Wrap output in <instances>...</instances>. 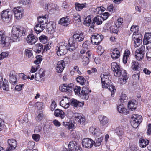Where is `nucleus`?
<instances>
[{"mask_svg": "<svg viewBox=\"0 0 151 151\" xmlns=\"http://www.w3.org/2000/svg\"><path fill=\"white\" fill-rule=\"evenodd\" d=\"M117 109L118 111L120 113H123L126 114L127 113V110L124 107L123 105H120L117 106Z\"/></svg>", "mask_w": 151, "mask_h": 151, "instance_id": "obj_39", "label": "nucleus"}, {"mask_svg": "<svg viewBox=\"0 0 151 151\" xmlns=\"http://www.w3.org/2000/svg\"><path fill=\"white\" fill-rule=\"evenodd\" d=\"M8 146L7 151H11L14 150L17 145V141L14 139H9L7 141Z\"/></svg>", "mask_w": 151, "mask_h": 151, "instance_id": "obj_11", "label": "nucleus"}, {"mask_svg": "<svg viewBox=\"0 0 151 151\" xmlns=\"http://www.w3.org/2000/svg\"><path fill=\"white\" fill-rule=\"evenodd\" d=\"M91 17L90 16H88L85 18L84 22V24L87 26H89L92 25V20L91 19Z\"/></svg>", "mask_w": 151, "mask_h": 151, "instance_id": "obj_38", "label": "nucleus"}, {"mask_svg": "<svg viewBox=\"0 0 151 151\" xmlns=\"http://www.w3.org/2000/svg\"><path fill=\"white\" fill-rule=\"evenodd\" d=\"M43 113L42 111H40V112L38 114L36 118V120L38 121H40L43 119Z\"/></svg>", "mask_w": 151, "mask_h": 151, "instance_id": "obj_61", "label": "nucleus"}, {"mask_svg": "<svg viewBox=\"0 0 151 151\" xmlns=\"http://www.w3.org/2000/svg\"><path fill=\"white\" fill-rule=\"evenodd\" d=\"M64 125L68 129H72L74 127V125L71 122H64Z\"/></svg>", "mask_w": 151, "mask_h": 151, "instance_id": "obj_48", "label": "nucleus"}, {"mask_svg": "<svg viewBox=\"0 0 151 151\" xmlns=\"http://www.w3.org/2000/svg\"><path fill=\"white\" fill-rule=\"evenodd\" d=\"M86 4V3L81 4L79 3H75L76 9V10L80 11L84 8Z\"/></svg>", "mask_w": 151, "mask_h": 151, "instance_id": "obj_44", "label": "nucleus"}, {"mask_svg": "<svg viewBox=\"0 0 151 151\" xmlns=\"http://www.w3.org/2000/svg\"><path fill=\"white\" fill-rule=\"evenodd\" d=\"M12 15V13L11 11H3L1 14L2 19L4 22L8 23L10 20Z\"/></svg>", "mask_w": 151, "mask_h": 151, "instance_id": "obj_9", "label": "nucleus"}, {"mask_svg": "<svg viewBox=\"0 0 151 151\" xmlns=\"http://www.w3.org/2000/svg\"><path fill=\"white\" fill-rule=\"evenodd\" d=\"M120 55V52L116 48H115L113 50L111 55L112 58L114 59H118Z\"/></svg>", "mask_w": 151, "mask_h": 151, "instance_id": "obj_34", "label": "nucleus"}, {"mask_svg": "<svg viewBox=\"0 0 151 151\" xmlns=\"http://www.w3.org/2000/svg\"><path fill=\"white\" fill-rule=\"evenodd\" d=\"M25 54L28 58H32L33 56L32 50L30 48L26 49L25 50Z\"/></svg>", "mask_w": 151, "mask_h": 151, "instance_id": "obj_45", "label": "nucleus"}, {"mask_svg": "<svg viewBox=\"0 0 151 151\" xmlns=\"http://www.w3.org/2000/svg\"><path fill=\"white\" fill-rule=\"evenodd\" d=\"M68 147L71 151H81V148L75 141L70 142L69 144Z\"/></svg>", "mask_w": 151, "mask_h": 151, "instance_id": "obj_18", "label": "nucleus"}, {"mask_svg": "<svg viewBox=\"0 0 151 151\" xmlns=\"http://www.w3.org/2000/svg\"><path fill=\"white\" fill-rule=\"evenodd\" d=\"M127 97L126 96V95L124 94V95H122L121 96V98L120 99V100L121 103H123L124 102H126L127 101Z\"/></svg>", "mask_w": 151, "mask_h": 151, "instance_id": "obj_60", "label": "nucleus"}, {"mask_svg": "<svg viewBox=\"0 0 151 151\" xmlns=\"http://www.w3.org/2000/svg\"><path fill=\"white\" fill-rule=\"evenodd\" d=\"M145 47L144 46H141L139 49L136 50L135 56L137 60L140 61L143 59L144 55L145 53Z\"/></svg>", "mask_w": 151, "mask_h": 151, "instance_id": "obj_7", "label": "nucleus"}, {"mask_svg": "<svg viewBox=\"0 0 151 151\" xmlns=\"http://www.w3.org/2000/svg\"><path fill=\"white\" fill-rule=\"evenodd\" d=\"M45 71L42 69H40L38 72L35 74V79L36 81H44Z\"/></svg>", "mask_w": 151, "mask_h": 151, "instance_id": "obj_15", "label": "nucleus"}, {"mask_svg": "<svg viewBox=\"0 0 151 151\" xmlns=\"http://www.w3.org/2000/svg\"><path fill=\"white\" fill-rule=\"evenodd\" d=\"M36 59L34 61V63L36 64L40 63L42 60V56L40 55L36 56Z\"/></svg>", "mask_w": 151, "mask_h": 151, "instance_id": "obj_56", "label": "nucleus"}, {"mask_svg": "<svg viewBox=\"0 0 151 151\" xmlns=\"http://www.w3.org/2000/svg\"><path fill=\"white\" fill-rule=\"evenodd\" d=\"M142 121V116L137 114L132 115L131 118V123L134 128H137Z\"/></svg>", "mask_w": 151, "mask_h": 151, "instance_id": "obj_5", "label": "nucleus"}, {"mask_svg": "<svg viewBox=\"0 0 151 151\" xmlns=\"http://www.w3.org/2000/svg\"><path fill=\"white\" fill-rule=\"evenodd\" d=\"M2 85H1V86L3 89L6 91H8L9 90V87L7 81L5 79H4L3 81L2 80Z\"/></svg>", "mask_w": 151, "mask_h": 151, "instance_id": "obj_43", "label": "nucleus"}, {"mask_svg": "<svg viewBox=\"0 0 151 151\" xmlns=\"http://www.w3.org/2000/svg\"><path fill=\"white\" fill-rule=\"evenodd\" d=\"M111 66L112 69L114 71V74L115 76L119 77L122 75L121 72L123 70H121L119 65L116 62H113L111 63Z\"/></svg>", "mask_w": 151, "mask_h": 151, "instance_id": "obj_8", "label": "nucleus"}, {"mask_svg": "<svg viewBox=\"0 0 151 151\" xmlns=\"http://www.w3.org/2000/svg\"><path fill=\"white\" fill-rule=\"evenodd\" d=\"M35 145V143L34 142H30L28 143L27 147L29 150H31L33 149Z\"/></svg>", "mask_w": 151, "mask_h": 151, "instance_id": "obj_58", "label": "nucleus"}, {"mask_svg": "<svg viewBox=\"0 0 151 151\" xmlns=\"http://www.w3.org/2000/svg\"><path fill=\"white\" fill-rule=\"evenodd\" d=\"M45 29V27L42 25L39 24L36 25L34 28V30L37 34L40 33Z\"/></svg>", "mask_w": 151, "mask_h": 151, "instance_id": "obj_28", "label": "nucleus"}, {"mask_svg": "<svg viewBox=\"0 0 151 151\" xmlns=\"http://www.w3.org/2000/svg\"><path fill=\"white\" fill-rule=\"evenodd\" d=\"M81 88L79 86H76L73 88V90H74L76 94L79 93L80 97L82 99L86 100L89 98V93L91 92V90H89L86 87H83L82 88L81 92L80 93Z\"/></svg>", "mask_w": 151, "mask_h": 151, "instance_id": "obj_3", "label": "nucleus"}, {"mask_svg": "<svg viewBox=\"0 0 151 151\" xmlns=\"http://www.w3.org/2000/svg\"><path fill=\"white\" fill-rule=\"evenodd\" d=\"M105 87L104 88H108L111 92V96L113 97L114 96V94L115 92L116 89L115 88V87L113 85L111 84V83L108 84V85H106L105 86Z\"/></svg>", "mask_w": 151, "mask_h": 151, "instance_id": "obj_33", "label": "nucleus"}, {"mask_svg": "<svg viewBox=\"0 0 151 151\" xmlns=\"http://www.w3.org/2000/svg\"><path fill=\"white\" fill-rule=\"evenodd\" d=\"M54 115L56 116L60 117L62 119L65 116L64 112L62 110L60 109H57L55 110Z\"/></svg>", "mask_w": 151, "mask_h": 151, "instance_id": "obj_35", "label": "nucleus"}, {"mask_svg": "<svg viewBox=\"0 0 151 151\" xmlns=\"http://www.w3.org/2000/svg\"><path fill=\"white\" fill-rule=\"evenodd\" d=\"M68 98L67 97H63L60 103V105L65 109L68 108L70 105Z\"/></svg>", "mask_w": 151, "mask_h": 151, "instance_id": "obj_23", "label": "nucleus"}, {"mask_svg": "<svg viewBox=\"0 0 151 151\" xmlns=\"http://www.w3.org/2000/svg\"><path fill=\"white\" fill-rule=\"evenodd\" d=\"M137 147L135 145H133L127 149V151H137Z\"/></svg>", "mask_w": 151, "mask_h": 151, "instance_id": "obj_63", "label": "nucleus"}, {"mask_svg": "<svg viewBox=\"0 0 151 151\" xmlns=\"http://www.w3.org/2000/svg\"><path fill=\"white\" fill-rule=\"evenodd\" d=\"M89 58L86 56H84L83 60V64L85 65H87L89 62Z\"/></svg>", "mask_w": 151, "mask_h": 151, "instance_id": "obj_57", "label": "nucleus"}, {"mask_svg": "<svg viewBox=\"0 0 151 151\" xmlns=\"http://www.w3.org/2000/svg\"><path fill=\"white\" fill-rule=\"evenodd\" d=\"M59 24L64 26H68L70 23V20L67 17H63L59 20Z\"/></svg>", "mask_w": 151, "mask_h": 151, "instance_id": "obj_25", "label": "nucleus"}, {"mask_svg": "<svg viewBox=\"0 0 151 151\" xmlns=\"http://www.w3.org/2000/svg\"><path fill=\"white\" fill-rule=\"evenodd\" d=\"M103 18L100 16H97L94 18L91 24L90 27V30L93 29L94 27V24L96 23L97 25H100L102 23Z\"/></svg>", "mask_w": 151, "mask_h": 151, "instance_id": "obj_21", "label": "nucleus"}, {"mask_svg": "<svg viewBox=\"0 0 151 151\" xmlns=\"http://www.w3.org/2000/svg\"><path fill=\"white\" fill-rule=\"evenodd\" d=\"M68 45L66 43H64L63 45L61 44L59 46L56 47V53L58 56L64 55L66 54L69 50Z\"/></svg>", "mask_w": 151, "mask_h": 151, "instance_id": "obj_4", "label": "nucleus"}, {"mask_svg": "<svg viewBox=\"0 0 151 151\" xmlns=\"http://www.w3.org/2000/svg\"><path fill=\"white\" fill-rule=\"evenodd\" d=\"M115 132L118 136H121L123 133V128L120 127H117L115 129Z\"/></svg>", "mask_w": 151, "mask_h": 151, "instance_id": "obj_51", "label": "nucleus"}, {"mask_svg": "<svg viewBox=\"0 0 151 151\" xmlns=\"http://www.w3.org/2000/svg\"><path fill=\"white\" fill-rule=\"evenodd\" d=\"M83 48L86 50H89L90 48V42L88 41H86L84 42L82 44Z\"/></svg>", "mask_w": 151, "mask_h": 151, "instance_id": "obj_47", "label": "nucleus"}, {"mask_svg": "<svg viewBox=\"0 0 151 151\" xmlns=\"http://www.w3.org/2000/svg\"><path fill=\"white\" fill-rule=\"evenodd\" d=\"M36 48L35 50V52L37 53H40L41 51H43V45L41 43H38L36 45Z\"/></svg>", "mask_w": 151, "mask_h": 151, "instance_id": "obj_41", "label": "nucleus"}, {"mask_svg": "<svg viewBox=\"0 0 151 151\" xmlns=\"http://www.w3.org/2000/svg\"><path fill=\"white\" fill-rule=\"evenodd\" d=\"M138 62L134 60L132 61V68L134 70H137L139 68Z\"/></svg>", "mask_w": 151, "mask_h": 151, "instance_id": "obj_42", "label": "nucleus"}, {"mask_svg": "<svg viewBox=\"0 0 151 151\" xmlns=\"http://www.w3.org/2000/svg\"><path fill=\"white\" fill-rule=\"evenodd\" d=\"M32 138L34 140L38 142L40 140V136L37 134H34L32 135Z\"/></svg>", "mask_w": 151, "mask_h": 151, "instance_id": "obj_59", "label": "nucleus"}, {"mask_svg": "<svg viewBox=\"0 0 151 151\" xmlns=\"http://www.w3.org/2000/svg\"><path fill=\"white\" fill-rule=\"evenodd\" d=\"M89 131L92 134L95 135L97 136H99L101 134V132L100 130L96 127L92 126L89 128Z\"/></svg>", "mask_w": 151, "mask_h": 151, "instance_id": "obj_26", "label": "nucleus"}, {"mask_svg": "<svg viewBox=\"0 0 151 151\" xmlns=\"http://www.w3.org/2000/svg\"><path fill=\"white\" fill-rule=\"evenodd\" d=\"M64 61L61 60L58 62L57 64L56 69V71L59 73H61L65 67Z\"/></svg>", "mask_w": 151, "mask_h": 151, "instance_id": "obj_22", "label": "nucleus"}, {"mask_svg": "<svg viewBox=\"0 0 151 151\" xmlns=\"http://www.w3.org/2000/svg\"><path fill=\"white\" fill-rule=\"evenodd\" d=\"M103 38L101 35L97 34L92 35L91 38V42L93 45H98Z\"/></svg>", "mask_w": 151, "mask_h": 151, "instance_id": "obj_14", "label": "nucleus"}, {"mask_svg": "<svg viewBox=\"0 0 151 151\" xmlns=\"http://www.w3.org/2000/svg\"><path fill=\"white\" fill-rule=\"evenodd\" d=\"M48 17V16L46 15L43 17H39L37 18L38 22L42 25L45 24L47 22Z\"/></svg>", "mask_w": 151, "mask_h": 151, "instance_id": "obj_27", "label": "nucleus"}, {"mask_svg": "<svg viewBox=\"0 0 151 151\" xmlns=\"http://www.w3.org/2000/svg\"><path fill=\"white\" fill-rule=\"evenodd\" d=\"M82 143L83 147L86 148H90L93 146L94 141L91 139L87 138L83 139Z\"/></svg>", "mask_w": 151, "mask_h": 151, "instance_id": "obj_17", "label": "nucleus"}, {"mask_svg": "<svg viewBox=\"0 0 151 151\" xmlns=\"http://www.w3.org/2000/svg\"><path fill=\"white\" fill-rule=\"evenodd\" d=\"M130 54V51L127 49L125 50L124 53L123 58V62L125 64L127 63V60L128 57H129Z\"/></svg>", "mask_w": 151, "mask_h": 151, "instance_id": "obj_40", "label": "nucleus"}, {"mask_svg": "<svg viewBox=\"0 0 151 151\" xmlns=\"http://www.w3.org/2000/svg\"><path fill=\"white\" fill-rule=\"evenodd\" d=\"M12 39L10 37L6 36L5 31L2 30L0 31V44L3 46H8L10 43V40Z\"/></svg>", "mask_w": 151, "mask_h": 151, "instance_id": "obj_6", "label": "nucleus"}, {"mask_svg": "<svg viewBox=\"0 0 151 151\" xmlns=\"http://www.w3.org/2000/svg\"><path fill=\"white\" fill-rule=\"evenodd\" d=\"M102 138L101 137L96 138V141L94 142V145L95 146H100L102 141Z\"/></svg>", "mask_w": 151, "mask_h": 151, "instance_id": "obj_52", "label": "nucleus"}, {"mask_svg": "<svg viewBox=\"0 0 151 151\" xmlns=\"http://www.w3.org/2000/svg\"><path fill=\"white\" fill-rule=\"evenodd\" d=\"M109 75L106 73H104L101 74L100 75V77L101 79L102 87L103 88L105 87V86L109 83H111V81L109 79Z\"/></svg>", "mask_w": 151, "mask_h": 151, "instance_id": "obj_10", "label": "nucleus"}, {"mask_svg": "<svg viewBox=\"0 0 151 151\" xmlns=\"http://www.w3.org/2000/svg\"><path fill=\"white\" fill-rule=\"evenodd\" d=\"M76 80L77 82H79L81 85H83L86 81L84 78L81 76L77 77Z\"/></svg>", "mask_w": 151, "mask_h": 151, "instance_id": "obj_46", "label": "nucleus"}, {"mask_svg": "<svg viewBox=\"0 0 151 151\" xmlns=\"http://www.w3.org/2000/svg\"><path fill=\"white\" fill-rule=\"evenodd\" d=\"M101 123L103 125L106 124L108 122V119L105 116H103L101 120L100 119Z\"/></svg>", "mask_w": 151, "mask_h": 151, "instance_id": "obj_55", "label": "nucleus"}, {"mask_svg": "<svg viewBox=\"0 0 151 151\" xmlns=\"http://www.w3.org/2000/svg\"><path fill=\"white\" fill-rule=\"evenodd\" d=\"M73 40L68 41L69 50L73 51L77 47V43L83 41L84 38V35L82 32L80 31H75L73 36Z\"/></svg>", "mask_w": 151, "mask_h": 151, "instance_id": "obj_1", "label": "nucleus"}, {"mask_svg": "<svg viewBox=\"0 0 151 151\" xmlns=\"http://www.w3.org/2000/svg\"><path fill=\"white\" fill-rule=\"evenodd\" d=\"M109 15L110 14L108 12H106L102 14L101 17L103 18V20H105L108 18Z\"/></svg>", "mask_w": 151, "mask_h": 151, "instance_id": "obj_64", "label": "nucleus"}, {"mask_svg": "<svg viewBox=\"0 0 151 151\" xmlns=\"http://www.w3.org/2000/svg\"><path fill=\"white\" fill-rule=\"evenodd\" d=\"M133 38L134 42V46L135 47H136L139 46L142 44V38L141 37H139L137 36H136V37H133Z\"/></svg>", "mask_w": 151, "mask_h": 151, "instance_id": "obj_36", "label": "nucleus"}, {"mask_svg": "<svg viewBox=\"0 0 151 151\" xmlns=\"http://www.w3.org/2000/svg\"><path fill=\"white\" fill-rule=\"evenodd\" d=\"M119 28L115 25L112 26L110 27L111 32L112 33H116L118 31V28Z\"/></svg>", "mask_w": 151, "mask_h": 151, "instance_id": "obj_54", "label": "nucleus"}, {"mask_svg": "<svg viewBox=\"0 0 151 151\" xmlns=\"http://www.w3.org/2000/svg\"><path fill=\"white\" fill-rule=\"evenodd\" d=\"M148 143V141L147 139L145 140L141 138L139 140V145L142 148H144L146 147Z\"/></svg>", "mask_w": 151, "mask_h": 151, "instance_id": "obj_37", "label": "nucleus"}, {"mask_svg": "<svg viewBox=\"0 0 151 151\" xmlns=\"http://www.w3.org/2000/svg\"><path fill=\"white\" fill-rule=\"evenodd\" d=\"M123 19L122 18H119L117 19V22H115V25L116 26H117L119 27H120L122 25L123 23Z\"/></svg>", "mask_w": 151, "mask_h": 151, "instance_id": "obj_53", "label": "nucleus"}, {"mask_svg": "<svg viewBox=\"0 0 151 151\" xmlns=\"http://www.w3.org/2000/svg\"><path fill=\"white\" fill-rule=\"evenodd\" d=\"M73 116L75 120L78 122L79 124L82 125L85 123V119L81 114L75 113L73 114Z\"/></svg>", "mask_w": 151, "mask_h": 151, "instance_id": "obj_19", "label": "nucleus"}, {"mask_svg": "<svg viewBox=\"0 0 151 151\" xmlns=\"http://www.w3.org/2000/svg\"><path fill=\"white\" fill-rule=\"evenodd\" d=\"M139 27L138 26H132L130 29V30L134 33L133 36L136 34L139 31Z\"/></svg>", "mask_w": 151, "mask_h": 151, "instance_id": "obj_50", "label": "nucleus"}, {"mask_svg": "<svg viewBox=\"0 0 151 151\" xmlns=\"http://www.w3.org/2000/svg\"><path fill=\"white\" fill-rule=\"evenodd\" d=\"M74 85L73 83L69 84H64L59 87L60 90L62 92H70L73 90Z\"/></svg>", "mask_w": 151, "mask_h": 151, "instance_id": "obj_13", "label": "nucleus"}, {"mask_svg": "<svg viewBox=\"0 0 151 151\" xmlns=\"http://www.w3.org/2000/svg\"><path fill=\"white\" fill-rule=\"evenodd\" d=\"M56 24L53 22H49L46 25L47 31L48 33L53 34L55 31Z\"/></svg>", "mask_w": 151, "mask_h": 151, "instance_id": "obj_16", "label": "nucleus"}, {"mask_svg": "<svg viewBox=\"0 0 151 151\" xmlns=\"http://www.w3.org/2000/svg\"><path fill=\"white\" fill-rule=\"evenodd\" d=\"M84 103L83 102H81L76 99H72L71 101V104L72 106L75 107L77 106H82L84 105Z\"/></svg>", "mask_w": 151, "mask_h": 151, "instance_id": "obj_32", "label": "nucleus"}, {"mask_svg": "<svg viewBox=\"0 0 151 151\" xmlns=\"http://www.w3.org/2000/svg\"><path fill=\"white\" fill-rule=\"evenodd\" d=\"M23 11V8L21 7H15L13 9V11L16 19H21Z\"/></svg>", "mask_w": 151, "mask_h": 151, "instance_id": "obj_12", "label": "nucleus"}, {"mask_svg": "<svg viewBox=\"0 0 151 151\" xmlns=\"http://www.w3.org/2000/svg\"><path fill=\"white\" fill-rule=\"evenodd\" d=\"M39 38L40 41L42 43L45 44L47 42V37L44 35H42Z\"/></svg>", "mask_w": 151, "mask_h": 151, "instance_id": "obj_49", "label": "nucleus"}, {"mask_svg": "<svg viewBox=\"0 0 151 151\" xmlns=\"http://www.w3.org/2000/svg\"><path fill=\"white\" fill-rule=\"evenodd\" d=\"M8 56V54L6 52H3L0 54V60H2Z\"/></svg>", "mask_w": 151, "mask_h": 151, "instance_id": "obj_62", "label": "nucleus"}, {"mask_svg": "<svg viewBox=\"0 0 151 151\" xmlns=\"http://www.w3.org/2000/svg\"><path fill=\"white\" fill-rule=\"evenodd\" d=\"M9 81L11 83L13 84H16L17 78L14 73L10 72L9 78Z\"/></svg>", "mask_w": 151, "mask_h": 151, "instance_id": "obj_30", "label": "nucleus"}, {"mask_svg": "<svg viewBox=\"0 0 151 151\" xmlns=\"http://www.w3.org/2000/svg\"><path fill=\"white\" fill-rule=\"evenodd\" d=\"M27 42L29 45L35 44L38 40V38L33 34H30L28 35L27 38Z\"/></svg>", "mask_w": 151, "mask_h": 151, "instance_id": "obj_20", "label": "nucleus"}, {"mask_svg": "<svg viewBox=\"0 0 151 151\" xmlns=\"http://www.w3.org/2000/svg\"><path fill=\"white\" fill-rule=\"evenodd\" d=\"M121 72L122 74L121 76H122V78H121L120 80L121 81L120 83L121 84H123L125 83L126 82L128 78L126 73L125 70H123Z\"/></svg>", "mask_w": 151, "mask_h": 151, "instance_id": "obj_31", "label": "nucleus"}, {"mask_svg": "<svg viewBox=\"0 0 151 151\" xmlns=\"http://www.w3.org/2000/svg\"><path fill=\"white\" fill-rule=\"evenodd\" d=\"M143 43L145 45L151 43V33H146L143 39Z\"/></svg>", "mask_w": 151, "mask_h": 151, "instance_id": "obj_24", "label": "nucleus"}, {"mask_svg": "<svg viewBox=\"0 0 151 151\" xmlns=\"http://www.w3.org/2000/svg\"><path fill=\"white\" fill-rule=\"evenodd\" d=\"M26 32V30L24 28L20 29L18 26H13L11 32L12 40L14 42L19 41L22 36L25 35Z\"/></svg>", "mask_w": 151, "mask_h": 151, "instance_id": "obj_2", "label": "nucleus"}, {"mask_svg": "<svg viewBox=\"0 0 151 151\" xmlns=\"http://www.w3.org/2000/svg\"><path fill=\"white\" fill-rule=\"evenodd\" d=\"M137 106V102L136 101H129L128 103V108L132 111L135 110Z\"/></svg>", "mask_w": 151, "mask_h": 151, "instance_id": "obj_29", "label": "nucleus"}]
</instances>
